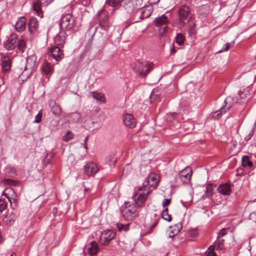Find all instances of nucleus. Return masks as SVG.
<instances>
[{"label":"nucleus","mask_w":256,"mask_h":256,"mask_svg":"<svg viewBox=\"0 0 256 256\" xmlns=\"http://www.w3.org/2000/svg\"><path fill=\"white\" fill-rule=\"evenodd\" d=\"M182 204L183 205V206L184 207H186V206H185V204H184V202H182Z\"/></svg>","instance_id":"61"},{"label":"nucleus","mask_w":256,"mask_h":256,"mask_svg":"<svg viewBox=\"0 0 256 256\" xmlns=\"http://www.w3.org/2000/svg\"><path fill=\"white\" fill-rule=\"evenodd\" d=\"M218 191L224 196H230L232 192L231 184L228 183L220 184L218 188Z\"/></svg>","instance_id":"18"},{"label":"nucleus","mask_w":256,"mask_h":256,"mask_svg":"<svg viewBox=\"0 0 256 256\" xmlns=\"http://www.w3.org/2000/svg\"><path fill=\"white\" fill-rule=\"evenodd\" d=\"M42 111H40L38 114L35 116L34 120V123H40L42 121Z\"/></svg>","instance_id":"44"},{"label":"nucleus","mask_w":256,"mask_h":256,"mask_svg":"<svg viewBox=\"0 0 256 256\" xmlns=\"http://www.w3.org/2000/svg\"><path fill=\"white\" fill-rule=\"evenodd\" d=\"M162 216L164 220L168 222H170L172 220L171 215L168 214V208H166L163 210L162 213Z\"/></svg>","instance_id":"34"},{"label":"nucleus","mask_w":256,"mask_h":256,"mask_svg":"<svg viewBox=\"0 0 256 256\" xmlns=\"http://www.w3.org/2000/svg\"><path fill=\"white\" fill-rule=\"evenodd\" d=\"M120 4V0H106L105 6L108 5L114 8L118 6Z\"/></svg>","instance_id":"33"},{"label":"nucleus","mask_w":256,"mask_h":256,"mask_svg":"<svg viewBox=\"0 0 256 256\" xmlns=\"http://www.w3.org/2000/svg\"><path fill=\"white\" fill-rule=\"evenodd\" d=\"M66 36L67 35L66 32L63 31L60 32V33L54 38V40L55 44L58 46L63 47L65 44Z\"/></svg>","instance_id":"20"},{"label":"nucleus","mask_w":256,"mask_h":256,"mask_svg":"<svg viewBox=\"0 0 256 256\" xmlns=\"http://www.w3.org/2000/svg\"><path fill=\"white\" fill-rule=\"evenodd\" d=\"M158 178L154 173L150 174L146 178V184L150 187L156 188L158 184Z\"/></svg>","instance_id":"17"},{"label":"nucleus","mask_w":256,"mask_h":256,"mask_svg":"<svg viewBox=\"0 0 256 256\" xmlns=\"http://www.w3.org/2000/svg\"><path fill=\"white\" fill-rule=\"evenodd\" d=\"M97 17L99 22V26L104 30H106L110 26L109 16L108 12L102 8L97 14Z\"/></svg>","instance_id":"5"},{"label":"nucleus","mask_w":256,"mask_h":256,"mask_svg":"<svg viewBox=\"0 0 256 256\" xmlns=\"http://www.w3.org/2000/svg\"><path fill=\"white\" fill-rule=\"evenodd\" d=\"M232 100L230 96L227 97L224 102V104L220 108L212 114V117L214 119H218L221 116L225 114L232 106V104L228 103Z\"/></svg>","instance_id":"6"},{"label":"nucleus","mask_w":256,"mask_h":256,"mask_svg":"<svg viewBox=\"0 0 256 256\" xmlns=\"http://www.w3.org/2000/svg\"><path fill=\"white\" fill-rule=\"evenodd\" d=\"M26 20L25 17L20 18L15 24L16 30L18 32L24 31L26 28Z\"/></svg>","instance_id":"23"},{"label":"nucleus","mask_w":256,"mask_h":256,"mask_svg":"<svg viewBox=\"0 0 256 256\" xmlns=\"http://www.w3.org/2000/svg\"><path fill=\"white\" fill-rule=\"evenodd\" d=\"M18 50L22 52H24V49L26 46V42L24 40H21L20 41L18 40L17 46Z\"/></svg>","instance_id":"38"},{"label":"nucleus","mask_w":256,"mask_h":256,"mask_svg":"<svg viewBox=\"0 0 256 256\" xmlns=\"http://www.w3.org/2000/svg\"><path fill=\"white\" fill-rule=\"evenodd\" d=\"M129 230V224H124L123 230L124 232H127Z\"/></svg>","instance_id":"53"},{"label":"nucleus","mask_w":256,"mask_h":256,"mask_svg":"<svg viewBox=\"0 0 256 256\" xmlns=\"http://www.w3.org/2000/svg\"><path fill=\"white\" fill-rule=\"evenodd\" d=\"M12 66V59L8 56L2 58V70L4 74L8 72Z\"/></svg>","instance_id":"16"},{"label":"nucleus","mask_w":256,"mask_h":256,"mask_svg":"<svg viewBox=\"0 0 256 256\" xmlns=\"http://www.w3.org/2000/svg\"><path fill=\"white\" fill-rule=\"evenodd\" d=\"M50 110L54 115L58 116L61 114L62 109L59 105L54 102H51L50 104Z\"/></svg>","instance_id":"28"},{"label":"nucleus","mask_w":256,"mask_h":256,"mask_svg":"<svg viewBox=\"0 0 256 256\" xmlns=\"http://www.w3.org/2000/svg\"><path fill=\"white\" fill-rule=\"evenodd\" d=\"M169 28H170L168 27V26H164V28L162 29V32H160V34L162 36H164L167 33V32H168V30H169Z\"/></svg>","instance_id":"50"},{"label":"nucleus","mask_w":256,"mask_h":256,"mask_svg":"<svg viewBox=\"0 0 256 256\" xmlns=\"http://www.w3.org/2000/svg\"><path fill=\"white\" fill-rule=\"evenodd\" d=\"M168 22V18L165 14H164L156 18L154 20V23L156 26H161L166 24Z\"/></svg>","instance_id":"26"},{"label":"nucleus","mask_w":256,"mask_h":256,"mask_svg":"<svg viewBox=\"0 0 256 256\" xmlns=\"http://www.w3.org/2000/svg\"><path fill=\"white\" fill-rule=\"evenodd\" d=\"M176 50L174 46L170 49V54H174L176 52Z\"/></svg>","instance_id":"55"},{"label":"nucleus","mask_w":256,"mask_h":256,"mask_svg":"<svg viewBox=\"0 0 256 256\" xmlns=\"http://www.w3.org/2000/svg\"><path fill=\"white\" fill-rule=\"evenodd\" d=\"M28 25L30 32L32 34L38 30V22L36 18L32 17L29 20Z\"/></svg>","instance_id":"21"},{"label":"nucleus","mask_w":256,"mask_h":256,"mask_svg":"<svg viewBox=\"0 0 256 256\" xmlns=\"http://www.w3.org/2000/svg\"><path fill=\"white\" fill-rule=\"evenodd\" d=\"M116 232L112 230H106L100 234V241L103 245H107L116 236Z\"/></svg>","instance_id":"10"},{"label":"nucleus","mask_w":256,"mask_h":256,"mask_svg":"<svg viewBox=\"0 0 256 256\" xmlns=\"http://www.w3.org/2000/svg\"><path fill=\"white\" fill-rule=\"evenodd\" d=\"M182 228V224L180 223L176 224L170 227L168 237L173 238L176 236Z\"/></svg>","instance_id":"24"},{"label":"nucleus","mask_w":256,"mask_h":256,"mask_svg":"<svg viewBox=\"0 0 256 256\" xmlns=\"http://www.w3.org/2000/svg\"><path fill=\"white\" fill-rule=\"evenodd\" d=\"M98 250V247L97 242L95 241H93L90 243L84 251L88 252L90 255L93 256L97 254Z\"/></svg>","instance_id":"22"},{"label":"nucleus","mask_w":256,"mask_h":256,"mask_svg":"<svg viewBox=\"0 0 256 256\" xmlns=\"http://www.w3.org/2000/svg\"><path fill=\"white\" fill-rule=\"evenodd\" d=\"M253 134H254V130H251L249 132L248 135L245 137V140L246 141H248V140H250L252 138Z\"/></svg>","instance_id":"47"},{"label":"nucleus","mask_w":256,"mask_h":256,"mask_svg":"<svg viewBox=\"0 0 256 256\" xmlns=\"http://www.w3.org/2000/svg\"><path fill=\"white\" fill-rule=\"evenodd\" d=\"M54 0H38L34 2L32 8L36 12L38 16L42 18L43 14L42 11V6H47Z\"/></svg>","instance_id":"9"},{"label":"nucleus","mask_w":256,"mask_h":256,"mask_svg":"<svg viewBox=\"0 0 256 256\" xmlns=\"http://www.w3.org/2000/svg\"><path fill=\"white\" fill-rule=\"evenodd\" d=\"M8 200H9L10 203H12V202L10 201V199H8Z\"/></svg>","instance_id":"63"},{"label":"nucleus","mask_w":256,"mask_h":256,"mask_svg":"<svg viewBox=\"0 0 256 256\" xmlns=\"http://www.w3.org/2000/svg\"><path fill=\"white\" fill-rule=\"evenodd\" d=\"M124 122L130 128H134L136 125V120L132 114H126L124 116Z\"/></svg>","instance_id":"19"},{"label":"nucleus","mask_w":256,"mask_h":256,"mask_svg":"<svg viewBox=\"0 0 256 256\" xmlns=\"http://www.w3.org/2000/svg\"><path fill=\"white\" fill-rule=\"evenodd\" d=\"M116 227L120 232L123 231L124 224H116Z\"/></svg>","instance_id":"51"},{"label":"nucleus","mask_w":256,"mask_h":256,"mask_svg":"<svg viewBox=\"0 0 256 256\" xmlns=\"http://www.w3.org/2000/svg\"><path fill=\"white\" fill-rule=\"evenodd\" d=\"M28 62L26 65L24 70H26V69L28 68Z\"/></svg>","instance_id":"60"},{"label":"nucleus","mask_w":256,"mask_h":256,"mask_svg":"<svg viewBox=\"0 0 256 256\" xmlns=\"http://www.w3.org/2000/svg\"><path fill=\"white\" fill-rule=\"evenodd\" d=\"M153 64L150 62H137L133 67V69L136 72L138 73L141 76L144 77L146 76L153 69Z\"/></svg>","instance_id":"3"},{"label":"nucleus","mask_w":256,"mask_h":256,"mask_svg":"<svg viewBox=\"0 0 256 256\" xmlns=\"http://www.w3.org/2000/svg\"><path fill=\"white\" fill-rule=\"evenodd\" d=\"M170 198L164 199L162 204V206L164 208H165L166 206H168L170 204Z\"/></svg>","instance_id":"49"},{"label":"nucleus","mask_w":256,"mask_h":256,"mask_svg":"<svg viewBox=\"0 0 256 256\" xmlns=\"http://www.w3.org/2000/svg\"><path fill=\"white\" fill-rule=\"evenodd\" d=\"M180 20L183 24L188 22L190 18L189 8L186 6H181L178 10Z\"/></svg>","instance_id":"11"},{"label":"nucleus","mask_w":256,"mask_h":256,"mask_svg":"<svg viewBox=\"0 0 256 256\" xmlns=\"http://www.w3.org/2000/svg\"><path fill=\"white\" fill-rule=\"evenodd\" d=\"M224 239L217 237V239L215 242L214 244L210 246L206 251V256H217L214 250L215 249L216 250H222L224 246Z\"/></svg>","instance_id":"8"},{"label":"nucleus","mask_w":256,"mask_h":256,"mask_svg":"<svg viewBox=\"0 0 256 256\" xmlns=\"http://www.w3.org/2000/svg\"><path fill=\"white\" fill-rule=\"evenodd\" d=\"M74 24V19L70 12L64 14L61 17L60 27L62 30H72Z\"/></svg>","instance_id":"4"},{"label":"nucleus","mask_w":256,"mask_h":256,"mask_svg":"<svg viewBox=\"0 0 256 256\" xmlns=\"http://www.w3.org/2000/svg\"><path fill=\"white\" fill-rule=\"evenodd\" d=\"M88 136H86V138H85V139H84V142H85V143H86V142H87V140H88Z\"/></svg>","instance_id":"59"},{"label":"nucleus","mask_w":256,"mask_h":256,"mask_svg":"<svg viewBox=\"0 0 256 256\" xmlns=\"http://www.w3.org/2000/svg\"><path fill=\"white\" fill-rule=\"evenodd\" d=\"M121 213L124 218L127 220H132L138 215V212L136 210L135 204L125 202L121 208Z\"/></svg>","instance_id":"2"},{"label":"nucleus","mask_w":256,"mask_h":256,"mask_svg":"<svg viewBox=\"0 0 256 256\" xmlns=\"http://www.w3.org/2000/svg\"><path fill=\"white\" fill-rule=\"evenodd\" d=\"M8 200H9L10 203H12V202L10 201V199H8Z\"/></svg>","instance_id":"64"},{"label":"nucleus","mask_w":256,"mask_h":256,"mask_svg":"<svg viewBox=\"0 0 256 256\" xmlns=\"http://www.w3.org/2000/svg\"><path fill=\"white\" fill-rule=\"evenodd\" d=\"M242 166L244 167L252 168L253 166V162L250 160L248 156H244L242 158Z\"/></svg>","instance_id":"31"},{"label":"nucleus","mask_w":256,"mask_h":256,"mask_svg":"<svg viewBox=\"0 0 256 256\" xmlns=\"http://www.w3.org/2000/svg\"><path fill=\"white\" fill-rule=\"evenodd\" d=\"M158 221L156 220L154 224L151 226L150 227V230H152V228H154L158 224Z\"/></svg>","instance_id":"54"},{"label":"nucleus","mask_w":256,"mask_h":256,"mask_svg":"<svg viewBox=\"0 0 256 256\" xmlns=\"http://www.w3.org/2000/svg\"><path fill=\"white\" fill-rule=\"evenodd\" d=\"M192 176V171L189 168H186L180 172L178 174V178L183 184L188 182Z\"/></svg>","instance_id":"14"},{"label":"nucleus","mask_w":256,"mask_h":256,"mask_svg":"<svg viewBox=\"0 0 256 256\" xmlns=\"http://www.w3.org/2000/svg\"><path fill=\"white\" fill-rule=\"evenodd\" d=\"M176 114V113H170L167 114L166 116V118L167 121L172 122L175 118Z\"/></svg>","instance_id":"43"},{"label":"nucleus","mask_w":256,"mask_h":256,"mask_svg":"<svg viewBox=\"0 0 256 256\" xmlns=\"http://www.w3.org/2000/svg\"><path fill=\"white\" fill-rule=\"evenodd\" d=\"M74 134L70 131H68L64 136L63 140L65 142H68L73 138Z\"/></svg>","instance_id":"40"},{"label":"nucleus","mask_w":256,"mask_h":256,"mask_svg":"<svg viewBox=\"0 0 256 256\" xmlns=\"http://www.w3.org/2000/svg\"><path fill=\"white\" fill-rule=\"evenodd\" d=\"M43 74L46 76L51 75L54 72V68L48 62H44L41 66Z\"/></svg>","instance_id":"25"},{"label":"nucleus","mask_w":256,"mask_h":256,"mask_svg":"<svg viewBox=\"0 0 256 256\" xmlns=\"http://www.w3.org/2000/svg\"><path fill=\"white\" fill-rule=\"evenodd\" d=\"M8 200H9L10 203H12V202L10 201V199H8Z\"/></svg>","instance_id":"62"},{"label":"nucleus","mask_w":256,"mask_h":256,"mask_svg":"<svg viewBox=\"0 0 256 256\" xmlns=\"http://www.w3.org/2000/svg\"><path fill=\"white\" fill-rule=\"evenodd\" d=\"M84 191L86 193L89 192L90 190L88 188H86V187H84Z\"/></svg>","instance_id":"56"},{"label":"nucleus","mask_w":256,"mask_h":256,"mask_svg":"<svg viewBox=\"0 0 256 256\" xmlns=\"http://www.w3.org/2000/svg\"><path fill=\"white\" fill-rule=\"evenodd\" d=\"M250 96V92L248 88H241L233 100L238 104L244 103L248 100Z\"/></svg>","instance_id":"7"},{"label":"nucleus","mask_w":256,"mask_h":256,"mask_svg":"<svg viewBox=\"0 0 256 256\" xmlns=\"http://www.w3.org/2000/svg\"><path fill=\"white\" fill-rule=\"evenodd\" d=\"M15 220L16 216L14 213H8V214L4 218V222L6 224H10L12 223L15 221Z\"/></svg>","instance_id":"30"},{"label":"nucleus","mask_w":256,"mask_h":256,"mask_svg":"<svg viewBox=\"0 0 256 256\" xmlns=\"http://www.w3.org/2000/svg\"><path fill=\"white\" fill-rule=\"evenodd\" d=\"M47 156H50V158H52L54 156V154L52 153H50L47 155Z\"/></svg>","instance_id":"57"},{"label":"nucleus","mask_w":256,"mask_h":256,"mask_svg":"<svg viewBox=\"0 0 256 256\" xmlns=\"http://www.w3.org/2000/svg\"><path fill=\"white\" fill-rule=\"evenodd\" d=\"M18 36L15 34H12L8 36L7 40L4 42V46L8 50L14 49L17 46Z\"/></svg>","instance_id":"12"},{"label":"nucleus","mask_w":256,"mask_h":256,"mask_svg":"<svg viewBox=\"0 0 256 256\" xmlns=\"http://www.w3.org/2000/svg\"><path fill=\"white\" fill-rule=\"evenodd\" d=\"M84 170V173L88 176H94L98 172L96 164L92 162L86 164Z\"/></svg>","instance_id":"15"},{"label":"nucleus","mask_w":256,"mask_h":256,"mask_svg":"<svg viewBox=\"0 0 256 256\" xmlns=\"http://www.w3.org/2000/svg\"><path fill=\"white\" fill-rule=\"evenodd\" d=\"M80 117L81 116L80 113L75 112L70 114V120L74 122H77L80 120Z\"/></svg>","instance_id":"36"},{"label":"nucleus","mask_w":256,"mask_h":256,"mask_svg":"<svg viewBox=\"0 0 256 256\" xmlns=\"http://www.w3.org/2000/svg\"><path fill=\"white\" fill-rule=\"evenodd\" d=\"M4 181L5 184L10 186H16L18 184V181L9 178H4Z\"/></svg>","instance_id":"39"},{"label":"nucleus","mask_w":256,"mask_h":256,"mask_svg":"<svg viewBox=\"0 0 256 256\" xmlns=\"http://www.w3.org/2000/svg\"><path fill=\"white\" fill-rule=\"evenodd\" d=\"M184 41V38L181 34H177L176 37V42L179 46L183 44Z\"/></svg>","instance_id":"37"},{"label":"nucleus","mask_w":256,"mask_h":256,"mask_svg":"<svg viewBox=\"0 0 256 256\" xmlns=\"http://www.w3.org/2000/svg\"><path fill=\"white\" fill-rule=\"evenodd\" d=\"M48 54L49 56L53 58L56 61H59L63 58L62 51L57 46H54L49 48Z\"/></svg>","instance_id":"13"},{"label":"nucleus","mask_w":256,"mask_h":256,"mask_svg":"<svg viewBox=\"0 0 256 256\" xmlns=\"http://www.w3.org/2000/svg\"><path fill=\"white\" fill-rule=\"evenodd\" d=\"M250 219L256 222V210L250 214Z\"/></svg>","instance_id":"48"},{"label":"nucleus","mask_w":256,"mask_h":256,"mask_svg":"<svg viewBox=\"0 0 256 256\" xmlns=\"http://www.w3.org/2000/svg\"><path fill=\"white\" fill-rule=\"evenodd\" d=\"M150 192L151 191L148 188V186L145 184V182H144L142 186L139 187L134 192L132 198L134 200L138 206H142Z\"/></svg>","instance_id":"1"},{"label":"nucleus","mask_w":256,"mask_h":256,"mask_svg":"<svg viewBox=\"0 0 256 256\" xmlns=\"http://www.w3.org/2000/svg\"><path fill=\"white\" fill-rule=\"evenodd\" d=\"M106 160L110 165H114L116 162V159L114 156H110L107 158Z\"/></svg>","instance_id":"45"},{"label":"nucleus","mask_w":256,"mask_h":256,"mask_svg":"<svg viewBox=\"0 0 256 256\" xmlns=\"http://www.w3.org/2000/svg\"><path fill=\"white\" fill-rule=\"evenodd\" d=\"M143 0H132V6L134 9L136 10H140L142 8Z\"/></svg>","instance_id":"35"},{"label":"nucleus","mask_w":256,"mask_h":256,"mask_svg":"<svg viewBox=\"0 0 256 256\" xmlns=\"http://www.w3.org/2000/svg\"><path fill=\"white\" fill-rule=\"evenodd\" d=\"M7 206V204L4 199L0 198V212H2Z\"/></svg>","instance_id":"41"},{"label":"nucleus","mask_w":256,"mask_h":256,"mask_svg":"<svg viewBox=\"0 0 256 256\" xmlns=\"http://www.w3.org/2000/svg\"><path fill=\"white\" fill-rule=\"evenodd\" d=\"M91 95L96 100H99L100 102H106V98L104 97V96L99 92H91Z\"/></svg>","instance_id":"32"},{"label":"nucleus","mask_w":256,"mask_h":256,"mask_svg":"<svg viewBox=\"0 0 256 256\" xmlns=\"http://www.w3.org/2000/svg\"><path fill=\"white\" fill-rule=\"evenodd\" d=\"M228 232V230L226 228H223L220 231L218 234V237L220 238H222Z\"/></svg>","instance_id":"46"},{"label":"nucleus","mask_w":256,"mask_h":256,"mask_svg":"<svg viewBox=\"0 0 256 256\" xmlns=\"http://www.w3.org/2000/svg\"><path fill=\"white\" fill-rule=\"evenodd\" d=\"M230 44L229 43H226V47L224 48V49L219 50L218 52H223L224 50L226 51L230 48Z\"/></svg>","instance_id":"52"},{"label":"nucleus","mask_w":256,"mask_h":256,"mask_svg":"<svg viewBox=\"0 0 256 256\" xmlns=\"http://www.w3.org/2000/svg\"><path fill=\"white\" fill-rule=\"evenodd\" d=\"M149 6H145V5L142 6L140 10V11L141 16H140V19L143 20L144 18L149 17L152 14V10L149 8Z\"/></svg>","instance_id":"27"},{"label":"nucleus","mask_w":256,"mask_h":256,"mask_svg":"<svg viewBox=\"0 0 256 256\" xmlns=\"http://www.w3.org/2000/svg\"><path fill=\"white\" fill-rule=\"evenodd\" d=\"M212 184H208L206 187V194L208 196H210L212 194Z\"/></svg>","instance_id":"42"},{"label":"nucleus","mask_w":256,"mask_h":256,"mask_svg":"<svg viewBox=\"0 0 256 256\" xmlns=\"http://www.w3.org/2000/svg\"><path fill=\"white\" fill-rule=\"evenodd\" d=\"M84 148L86 150L88 149V146H87V145H86V143H84Z\"/></svg>","instance_id":"58"},{"label":"nucleus","mask_w":256,"mask_h":256,"mask_svg":"<svg viewBox=\"0 0 256 256\" xmlns=\"http://www.w3.org/2000/svg\"><path fill=\"white\" fill-rule=\"evenodd\" d=\"M95 122L90 117L87 118L84 122V127L89 130H93L96 128L94 127Z\"/></svg>","instance_id":"29"}]
</instances>
